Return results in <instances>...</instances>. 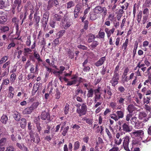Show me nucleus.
I'll list each match as a JSON object with an SVG mask.
<instances>
[{
    "label": "nucleus",
    "instance_id": "nucleus-18",
    "mask_svg": "<svg viewBox=\"0 0 151 151\" xmlns=\"http://www.w3.org/2000/svg\"><path fill=\"white\" fill-rule=\"evenodd\" d=\"M145 63H142L141 62H139L137 64L136 68L138 67L139 68H141V70L143 72L146 70L147 67L145 66Z\"/></svg>",
    "mask_w": 151,
    "mask_h": 151
},
{
    "label": "nucleus",
    "instance_id": "nucleus-34",
    "mask_svg": "<svg viewBox=\"0 0 151 151\" xmlns=\"http://www.w3.org/2000/svg\"><path fill=\"white\" fill-rule=\"evenodd\" d=\"M151 98L150 96H147L146 98L144 97L143 98V102L144 104H148L151 100Z\"/></svg>",
    "mask_w": 151,
    "mask_h": 151
},
{
    "label": "nucleus",
    "instance_id": "nucleus-4",
    "mask_svg": "<svg viewBox=\"0 0 151 151\" xmlns=\"http://www.w3.org/2000/svg\"><path fill=\"white\" fill-rule=\"evenodd\" d=\"M29 134L31 142H35L37 144H38L40 140V137L37 133H36L35 134V139L34 137L33 132L32 130H30L29 132Z\"/></svg>",
    "mask_w": 151,
    "mask_h": 151
},
{
    "label": "nucleus",
    "instance_id": "nucleus-35",
    "mask_svg": "<svg viewBox=\"0 0 151 151\" xmlns=\"http://www.w3.org/2000/svg\"><path fill=\"white\" fill-rule=\"evenodd\" d=\"M117 103L115 102H111L109 104V107L113 109H115L116 107Z\"/></svg>",
    "mask_w": 151,
    "mask_h": 151
},
{
    "label": "nucleus",
    "instance_id": "nucleus-57",
    "mask_svg": "<svg viewBox=\"0 0 151 151\" xmlns=\"http://www.w3.org/2000/svg\"><path fill=\"white\" fill-rule=\"evenodd\" d=\"M132 117V114H130V113L127 114L126 116L125 120L127 122H129L130 120V119Z\"/></svg>",
    "mask_w": 151,
    "mask_h": 151
},
{
    "label": "nucleus",
    "instance_id": "nucleus-21",
    "mask_svg": "<svg viewBox=\"0 0 151 151\" xmlns=\"http://www.w3.org/2000/svg\"><path fill=\"white\" fill-rule=\"evenodd\" d=\"M80 9V6L78 5H76L75 7L74 14V16L75 18H76L77 17Z\"/></svg>",
    "mask_w": 151,
    "mask_h": 151
},
{
    "label": "nucleus",
    "instance_id": "nucleus-9",
    "mask_svg": "<svg viewBox=\"0 0 151 151\" xmlns=\"http://www.w3.org/2000/svg\"><path fill=\"white\" fill-rule=\"evenodd\" d=\"M123 145L124 149L126 150H129L128 148V145L129 140V137L128 136H126L123 138Z\"/></svg>",
    "mask_w": 151,
    "mask_h": 151
},
{
    "label": "nucleus",
    "instance_id": "nucleus-2",
    "mask_svg": "<svg viewBox=\"0 0 151 151\" xmlns=\"http://www.w3.org/2000/svg\"><path fill=\"white\" fill-rule=\"evenodd\" d=\"M71 81H68L67 83L68 86H71L73 84H79L84 81V79L81 77H78L76 75H73L71 78Z\"/></svg>",
    "mask_w": 151,
    "mask_h": 151
},
{
    "label": "nucleus",
    "instance_id": "nucleus-5",
    "mask_svg": "<svg viewBox=\"0 0 151 151\" xmlns=\"http://www.w3.org/2000/svg\"><path fill=\"white\" fill-rule=\"evenodd\" d=\"M144 132L142 130H137L134 132H132L131 135L132 137H137L140 140L142 139L143 137Z\"/></svg>",
    "mask_w": 151,
    "mask_h": 151
},
{
    "label": "nucleus",
    "instance_id": "nucleus-41",
    "mask_svg": "<svg viewBox=\"0 0 151 151\" xmlns=\"http://www.w3.org/2000/svg\"><path fill=\"white\" fill-rule=\"evenodd\" d=\"M14 147L11 145H9L7 146L5 151H14Z\"/></svg>",
    "mask_w": 151,
    "mask_h": 151
},
{
    "label": "nucleus",
    "instance_id": "nucleus-56",
    "mask_svg": "<svg viewBox=\"0 0 151 151\" xmlns=\"http://www.w3.org/2000/svg\"><path fill=\"white\" fill-rule=\"evenodd\" d=\"M8 59V57L7 56H4L0 60V64H2L5 62Z\"/></svg>",
    "mask_w": 151,
    "mask_h": 151
},
{
    "label": "nucleus",
    "instance_id": "nucleus-12",
    "mask_svg": "<svg viewBox=\"0 0 151 151\" xmlns=\"http://www.w3.org/2000/svg\"><path fill=\"white\" fill-rule=\"evenodd\" d=\"M100 88L94 90V93L95 96L94 97L95 99L94 102L96 103L101 97V94L100 93Z\"/></svg>",
    "mask_w": 151,
    "mask_h": 151
},
{
    "label": "nucleus",
    "instance_id": "nucleus-17",
    "mask_svg": "<svg viewBox=\"0 0 151 151\" xmlns=\"http://www.w3.org/2000/svg\"><path fill=\"white\" fill-rule=\"evenodd\" d=\"M34 111L30 106L26 108L23 111V113L24 114H31Z\"/></svg>",
    "mask_w": 151,
    "mask_h": 151
},
{
    "label": "nucleus",
    "instance_id": "nucleus-33",
    "mask_svg": "<svg viewBox=\"0 0 151 151\" xmlns=\"http://www.w3.org/2000/svg\"><path fill=\"white\" fill-rule=\"evenodd\" d=\"M8 120L7 116L5 115H3L1 117V121L3 124H5Z\"/></svg>",
    "mask_w": 151,
    "mask_h": 151
},
{
    "label": "nucleus",
    "instance_id": "nucleus-13",
    "mask_svg": "<svg viewBox=\"0 0 151 151\" xmlns=\"http://www.w3.org/2000/svg\"><path fill=\"white\" fill-rule=\"evenodd\" d=\"M119 80V76L114 75L110 81L112 85L114 86L116 85L118 83Z\"/></svg>",
    "mask_w": 151,
    "mask_h": 151
},
{
    "label": "nucleus",
    "instance_id": "nucleus-47",
    "mask_svg": "<svg viewBox=\"0 0 151 151\" xmlns=\"http://www.w3.org/2000/svg\"><path fill=\"white\" fill-rule=\"evenodd\" d=\"M32 52L31 49L29 48H25L24 49V52L25 53L31 54Z\"/></svg>",
    "mask_w": 151,
    "mask_h": 151
},
{
    "label": "nucleus",
    "instance_id": "nucleus-59",
    "mask_svg": "<svg viewBox=\"0 0 151 151\" xmlns=\"http://www.w3.org/2000/svg\"><path fill=\"white\" fill-rule=\"evenodd\" d=\"M69 109V105L66 104L64 108V112L65 114H66L68 113Z\"/></svg>",
    "mask_w": 151,
    "mask_h": 151
},
{
    "label": "nucleus",
    "instance_id": "nucleus-25",
    "mask_svg": "<svg viewBox=\"0 0 151 151\" xmlns=\"http://www.w3.org/2000/svg\"><path fill=\"white\" fill-rule=\"evenodd\" d=\"M20 126L22 128H24L26 124V120L24 118L22 119L20 122Z\"/></svg>",
    "mask_w": 151,
    "mask_h": 151
},
{
    "label": "nucleus",
    "instance_id": "nucleus-40",
    "mask_svg": "<svg viewBox=\"0 0 151 151\" xmlns=\"http://www.w3.org/2000/svg\"><path fill=\"white\" fill-rule=\"evenodd\" d=\"M131 123L133 125H135L137 122V120L136 117L133 116L130 120Z\"/></svg>",
    "mask_w": 151,
    "mask_h": 151
},
{
    "label": "nucleus",
    "instance_id": "nucleus-30",
    "mask_svg": "<svg viewBox=\"0 0 151 151\" xmlns=\"http://www.w3.org/2000/svg\"><path fill=\"white\" fill-rule=\"evenodd\" d=\"M129 43V40L128 39H127L125 41L124 43L122 45V48L124 49V51H126L127 47L128 45V44Z\"/></svg>",
    "mask_w": 151,
    "mask_h": 151
},
{
    "label": "nucleus",
    "instance_id": "nucleus-15",
    "mask_svg": "<svg viewBox=\"0 0 151 151\" xmlns=\"http://www.w3.org/2000/svg\"><path fill=\"white\" fill-rule=\"evenodd\" d=\"M123 130L126 132H131L132 130V128L126 123H124L122 125Z\"/></svg>",
    "mask_w": 151,
    "mask_h": 151
},
{
    "label": "nucleus",
    "instance_id": "nucleus-8",
    "mask_svg": "<svg viewBox=\"0 0 151 151\" xmlns=\"http://www.w3.org/2000/svg\"><path fill=\"white\" fill-rule=\"evenodd\" d=\"M122 135V134H120L119 132L116 134L114 140V142L116 145H119L121 143L122 139L120 137Z\"/></svg>",
    "mask_w": 151,
    "mask_h": 151
},
{
    "label": "nucleus",
    "instance_id": "nucleus-53",
    "mask_svg": "<svg viewBox=\"0 0 151 151\" xmlns=\"http://www.w3.org/2000/svg\"><path fill=\"white\" fill-rule=\"evenodd\" d=\"M143 14H145V16H148L149 14V10L147 8H145L144 9L143 12Z\"/></svg>",
    "mask_w": 151,
    "mask_h": 151
},
{
    "label": "nucleus",
    "instance_id": "nucleus-60",
    "mask_svg": "<svg viewBox=\"0 0 151 151\" xmlns=\"http://www.w3.org/2000/svg\"><path fill=\"white\" fill-rule=\"evenodd\" d=\"M78 47L79 49H81L83 50H86L87 49V47L84 45H80L78 46Z\"/></svg>",
    "mask_w": 151,
    "mask_h": 151
},
{
    "label": "nucleus",
    "instance_id": "nucleus-29",
    "mask_svg": "<svg viewBox=\"0 0 151 151\" xmlns=\"http://www.w3.org/2000/svg\"><path fill=\"white\" fill-rule=\"evenodd\" d=\"M10 64V62L9 61H8L7 62H6L5 63H4V64L3 66V68H5L6 67L8 68H7L5 69V70H6V71H7V73H8V72L9 71V65Z\"/></svg>",
    "mask_w": 151,
    "mask_h": 151
},
{
    "label": "nucleus",
    "instance_id": "nucleus-54",
    "mask_svg": "<svg viewBox=\"0 0 151 151\" xmlns=\"http://www.w3.org/2000/svg\"><path fill=\"white\" fill-rule=\"evenodd\" d=\"M62 18L61 16L58 14H55V15L54 19L55 20L60 21Z\"/></svg>",
    "mask_w": 151,
    "mask_h": 151
},
{
    "label": "nucleus",
    "instance_id": "nucleus-11",
    "mask_svg": "<svg viewBox=\"0 0 151 151\" xmlns=\"http://www.w3.org/2000/svg\"><path fill=\"white\" fill-rule=\"evenodd\" d=\"M59 71L54 70L53 71V73L57 77H59L60 74L63 73V71L65 69V68L62 66H60L59 69H57Z\"/></svg>",
    "mask_w": 151,
    "mask_h": 151
},
{
    "label": "nucleus",
    "instance_id": "nucleus-20",
    "mask_svg": "<svg viewBox=\"0 0 151 151\" xmlns=\"http://www.w3.org/2000/svg\"><path fill=\"white\" fill-rule=\"evenodd\" d=\"M127 109L129 112L130 113L135 111L136 109L133 105L130 104L128 106Z\"/></svg>",
    "mask_w": 151,
    "mask_h": 151
},
{
    "label": "nucleus",
    "instance_id": "nucleus-36",
    "mask_svg": "<svg viewBox=\"0 0 151 151\" xmlns=\"http://www.w3.org/2000/svg\"><path fill=\"white\" fill-rule=\"evenodd\" d=\"M90 18L91 20H94L96 19L97 16V14L92 13L91 12L90 13Z\"/></svg>",
    "mask_w": 151,
    "mask_h": 151
},
{
    "label": "nucleus",
    "instance_id": "nucleus-39",
    "mask_svg": "<svg viewBox=\"0 0 151 151\" xmlns=\"http://www.w3.org/2000/svg\"><path fill=\"white\" fill-rule=\"evenodd\" d=\"M83 119L86 121V122L88 124H91L93 123V120L92 119L84 117L83 118Z\"/></svg>",
    "mask_w": 151,
    "mask_h": 151
},
{
    "label": "nucleus",
    "instance_id": "nucleus-32",
    "mask_svg": "<svg viewBox=\"0 0 151 151\" xmlns=\"http://www.w3.org/2000/svg\"><path fill=\"white\" fill-rule=\"evenodd\" d=\"M87 37L88 38V41L89 42H91L95 38L94 35L92 34H89Z\"/></svg>",
    "mask_w": 151,
    "mask_h": 151
},
{
    "label": "nucleus",
    "instance_id": "nucleus-28",
    "mask_svg": "<svg viewBox=\"0 0 151 151\" xmlns=\"http://www.w3.org/2000/svg\"><path fill=\"white\" fill-rule=\"evenodd\" d=\"M147 116L146 113L143 111L140 112L139 114V119H142Z\"/></svg>",
    "mask_w": 151,
    "mask_h": 151
},
{
    "label": "nucleus",
    "instance_id": "nucleus-19",
    "mask_svg": "<svg viewBox=\"0 0 151 151\" xmlns=\"http://www.w3.org/2000/svg\"><path fill=\"white\" fill-rule=\"evenodd\" d=\"M115 30V29L114 28H113L109 30L108 28H106L105 29V31L107 34V36L108 37H109L111 34H112L114 33Z\"/></svg>",
    "mask_w": 151,
    "mask_h": 151
},
{
    "label": "nucleus",
    "instance_id": "nucleus-46",
    "mask_svg": "<svg viewBox=\"0 0 151 151\" xmlns=\"http://www.w3.org/2000/svg\"><path fill=\"white\" fill-rule=\"evenodd\" d=\"M31 43V37L30 36L27 37V40L26 42V45L28 46H29Z\"/></svg>",
    "mask_w": 151,
    "mask_h": 151
},
{
    "label": "nucleus",
    "instance_id": "nucleus-14",
    "mask_svg": "<svg viewBox=\"0 0 151 151\" xmlns=\"http://www.w3.org/2000/svg\"><path fill=\"white\" fill-rule=\"evenodd\" d=\"M40 117L41 119L44 120H45L46 119L49 120L50 119V115L49 113L44 111L42 112Z\"/></svg>",
    "mask_w": 151,
    "mask_h": 151
},
{
    "label": "nucleus",
    "instance_id": "nucleus-58",
    "mask_svg": "<svg viewBox=\"0 0 151 151\" xmlns=\"http://www.w3.org/2000/svg\"><path fill=\"white\" fill-rule=\"evenodd\" d=\"M6 139L3 138L0 140V146H3L4 145L6 142Z\"/></svg>",
    "mask_w": 151,
    "mask_h": 151
},
{
    "label": "nucleus",
    "instance_id": "nucleus-7",
    "mask_svg": "<svg viewBox=\"0 0 151 151\" xmlns=\"http://www.w3.org/2000/svg\"><path fill=\"white\" fill-rule=\"evenodd\" d=\"M71 25V23L69 20L66 19H63L61 23V25L63 28L67 29Z\"/></svg>",
    "mask_w": 151,
    "mask_h": 151
},
{
    "label": "nucleus",
    "instance_id": "nucleus-26",
    "mask_svg": "<svg viewBox=\"0 0 151 151\" xmlns=\"http://www.w3.org/2000/svg\"><path fill=\"white\" fill-rule=\"evenodd\" d=\"M75 5L74 2L72 1H70L67 3V8L69 9L74 6Z\"/></svg>",
    "mask_w": 151,
    "mask_h": 151
},
{
    "label": "nucleus",
    "instance_id": "nucleus-22",
    "mask_svg": "<svg viewBox=\"0 0 151 151\" xmlns=\"http://www.w3.org/2000/svg\"><path fill=\"white\" fill-rule=\"evenodd\" d=\"M69 127L68 126L64 127V126H63L61 127V130H63L62 134L63 136H65L66 135L69 129Z\"/></svg>",
    "mask_w": 151,
    "mask_h": 151
},
{
    "label": "nucleus",
    "instance_id": "nucleus-42",
    "mask_svg": "<svg viewBox=\"0 0 151 151\" xmlns=\"http://www.w3.org/2000/svg\"><path fill=\"white\" fill-rule=\"evenodd\" d=\"M142 16V11H140L137 14V21L138 23L140 22Z\"/></svg>",
    "mask_w": 151,
    "mask_h": 151
},
{
    "label": "nucleus",
    "instance_id": "nucleus-61",
    "mask_svg": "<svg viewBox=\"0 0 151 151\" xmlns=\"http://www.w3.org/2000/svg\"><path fill=\"white\" fill-rule=\"evenodd\" d=\"M12 21L13 22L15 23V24L16 25L17 27H18V22L19 21L18 19L16 17H14L12 19Z\"/></svg>",
    "mask_w": 151,
    "mask_h": 151
},
{
    "label": "nucleus",
    "instance_id": "nucleus-62",
    "mask_svg": "<svg viewBox=\"0 0 151 151\" xmlns=\"http://www.w3.org/2000/svg\"><path fill=\"white\" fill-rule=\"evenodd\" d=\"M144 107L147 111L150 112L151 111V107L148 105H145Z\"/></svg>",
    "mask_w": 151,
    "mask_h": 151
},
{
    "label": "nucleus",
    "instance_id": "nucleus-16",
    "mask_svg": "<svg viewBox=\"0 0 151 151\" xmlns=\"http://www.w3.org/2000/svg\"><path fill=\"white\" fill-rule=\"evenodd\" d=\"M106 59V58L105 56L102 57L96 63L95 65L97 67L101 66L104 63Z\"/></svg>",
    "mask_w": 151,
    "mask_h": 151
},
{
    "label": "nucleus",
    "instance_id": "nucleus-49",
    "mask_svg": "<svg viewBox=\"0 0 151 151\" xmlns=\"http://www.w3.org/2000/svg\"><path fill=\"white\" fill-rule=\"evenodd\" d=\"M0 29L2 31L5 32L8 31L9 29V28L8 27L3 26L1 27Z\"/></svg>",
    "mask_w": 151,
    "mask_h": 151
},
{
    "label": "nucleus",
    "instance_id": "nucleus-37",
    "mask_svg": "<svg viewBox=\"0 0 151 151\" xmlns=\"http://www.w3.org/2000/svg\"><path fill=\"white\" fill-rule=\"evenodd\" d=\"M103 143V141L102 139L100 137H99L96 141V147L99 146V145H102Z\"/></svg>",
    "mask_w": 151,
    "mask_h": 151
},
{
    "label": "nucleus",
    "instance_id": "nucleus-24",
    "mask_svg": "<svg viewBox=\"0 0 151 151\" xmlns=\"http://www.w3.org/2000/svg\"><path fill=\"white\" fill-rule=\"evenodd\" d=\"M20 114L19 112L16 111H14L13 116L16 120L17 121L19 120L20 118Z\"/></svg>",
    "mask_w": 151,
    "mask_h": 151
},
{
    "label": "nucleus",
    "instance_id": "nucleus-6",
    "mask_svg": "<svg viewBox=\"0 0 151 151\" xmlns=\"http://www.w3.org/2000/svg\"><path fill=\"white\" fill-rule=\"evenodd\" d=\"M87 111V106L85 104H83L81 105V109L78 108L77 109V112L81 116V115H85Z\"/></svg>",
    "mask_w": 151,
    "mask_h": 151
},
{
    "label": "nucleus",
    "instance_id": "nucleus-44",
    "mask_svg": "<svg viewBox=\"0 0 151 151\" xmlns=\"http://www.w3.org/2000/svg\"><path fill=\"white\" fill-rule=\"evenodd\" d=\"M119 65H117V66L116 67V68H115L114 75L119 76Z\"/></svg>",
    "mask_w": 151,
    "mask_h": 151
},
{
    "label": "nucleus",
    "instance_id": "nucleus-52",
    "mask_svg": "<svg viewBox=\"0 0 151 151\" xmlns=\"http://www.w3.org/2000/svg\"><path fill=\"white\" fill-rule=\"evenodd\" d=\"M119 148L116 145H114L112 148L109 150V151H118Z\"/></svg>",
    "mask_w": 151,
    "mask_h": 151
},
{
    "label": "nucleus",
    "instance_id": "nucleus-45",
    "mask_svg": "<svg viewBox=\"0 0 151 151\" xmlns=\"http://www.w3.org/2000/svg\"><path fill=\"white\" fill-rule=\"evenodd\" d=\"M21 3V0H15L14 1V3L15 5V6H17V9H19V7H20Z\"/></svg>",
    "mask_w": 151,
    "mask_h": 151
},
{
    "label": "nucleus",
    "instance_id": "nucleus-51",
    "mask_svg": "<svg viewBox=\"0 0 151 151\" xmlns=\"http://www.w3.org/2000/svg\"><path fill=\"white\" fill-rule=\"evenodd\" d=\"M40 17L39 16H35H35L34 18V20L35 22L37 24H38L40 21Z\"/></svg>",
    "mask_w": 151,
    "mask_h": 151
},
{
    "label": "nucleus",
    "instance_id": "nucleus-27",
    "mask_svg": "<svg viewBox=\"0 0 151 151\" xmlns=\"http://www.w3.org/2000/svg\"><path fill=\"white\" fill-rule=\"evenodd\" d=\"M143 124L142 122H137L135 125V128L136 129H139L143 127Z\"/></svg>",
    "mask_w": 151,
    "mask_h": 151
},
{
    "label": "nucleus",
    "instance_id": "nucleus-50",
    "mask_svg": "<svg viewBox=\"0 0 151 151\" xmlns=\"http://www.w3.org/2000/svg\"><path fill=\"white\" fill-rule=\"evenodd\" d=\"M65 32V30L64 29H62L58 33L59 37H60L63 36Z\"/></svg>",
    "mask_w": 151,
    "mask_h": 151
},
{
    "label": "nucleus",
    "instance_id": "nucleus-48",
    "mask_svg": "<svg viewBox=\"0 0 151 151\" xmlns=\"http://www.w3.org/2000/svg\"><path fill=\"white\" fill-rule=\"evenodd\" d=\"M6 21V19L5 16H3L0 17V23L3 24Z\"/></svg>",
    "mask_w": 151,
    "mask_h": 151
},
{
    "label": "nucleus",
    "instance_id": "nucleus-23",
    "mask_svg": "<svg viewBox=\"0 0 151 151\" xmlns=\"http://www.w3.org/2000/svg\"><path fill=\"white\" fill-rule=\"evenodd\" d=\"M94 90H93L92 88L88 89L87 94L88 97H92L93 96L94 93Z\"/></svg>",
    "mask_w": 151,
    "mask_h": 151
},
{
    "label": "nucleus",
    "instance_id": "nucleus-10",
    "mask_svg": "<svg viewBox=\"0 0 151 151\" xmlns=\"http://www.w3.org/2000/svg\"><path fill=\"white\" fill-rule=\"evenodd\" d=\"M126 96H123L122 95L120 96L117 99V102L121 105L123 106L125 103V101L126 98Z\"/></svg>",
    "mask_w": 151,
    "mask_h": 151
},
{
    "label": "nucleus",
    "instance_id": "nucleus-38",
    "mask_svg": "<svg viewBox=\"0 0 151 151\" xmlns=\"http://www.w3.org/2000/svg\"><path fill=\"white\" fill-rule=\"evenodd\" d=\"M39 104V103L38 102H36L33 103L31 106L34 110H35Z\"/></svg>",
    "mask_w": 151,
    "mask_h": 151
},
{
    "label": "nucleus",
    "instance_id": "nucleus-1",
    "mask_svg": "<svg viewBox=\"0 0 151 151\" xmlns=\"http://www.w3.org/2000/svg\"><path fill=\"white\" fill-rule=\"evenodd\" d=\"M94 12L96 14H101L102 13V19H104L107 14V10L105 7H102L100 6H96L93 9Z\"/></svg>",
    "mask_w": 151,
    "mask_h": 151
},
{
    "label": "nucleus",
    "instance_id": "nucleus-63",
    "mask_svg": "<svg viewBox=\"0 0 151 151\" xmlns=\"http://www.w3.org/2000/svg\"><path fill=\"white\" fill-rule=\"evenodd\" d=\"M106 132L107 135L108 136L109 138L110 139L112 138V136L109 130V129L107 128L106 129Z\"/></svg>",
    "mask_w": 151,
    "mask_h": 151
},
{
    "label": "nucleus",
    "instance_id": "nucleus-43",
    "mask_svg": "<svg viewBox=\"0 0 151 151\" xmlns=\"http://www.w3.org/2000/svg\"><path fill=\"white\" fill-rule=\"evenodd\" d=\"M80 143L78 141H76L75 142L74 145V150H76L78 149L80 147Z\"/></svg>",
    "mask_w": 151,
    "mask_h": 151
},
{
    "label": "nucleus",
    "instance_id": "nucleus-55",
    "mask_svg": "<svg viewBox=\"0 0 151 151\" xmlns=\"http://www.w3.org/2000/svg\"><path fill=\"white\" fill-rule=\"evenodd\" d=\"M98 35L100 38H104V37L105 33L104 32L100 31Z\"/></svg>",
    "mask_w": 151,
    "mask_h": 151
},
{
    "label": "nucleus",
    "instance_id": "nucleus-3",
    "mask_svg": "<svg viewBox=\"0 0 151 151\" xmlns=\"http://www.w3.org/2000/svg\"><path fill=\"white\" fill-rule=\"evenodd\" d=\"M110 117L116 122L120 119L122 118L124 116V112L122 111H117L116 114H112L110 115Z\"/></svg>",
    "mask_w": 151,
    "mask_h": 151
},
{
    "label": "nucleus",
    "instance_id": "nucleus-31",
    "mask_svg": "<svg viewBox=\"0 0 151 151\" xmlns=\"http://www.w3.org/2000/svg\"><path fill=\"white\" fill-rule=\"evenodd\" d=\"M48 19V16L46 14H44L42 20V23H45V25L47 24Z\"/></svg>",
    "mask_w": 151,
    "mask_h": 151
},
{
    "label": "nucleus",
    "instance_id": "nucleus-64",
    "mask_svg": "<svg viewBox=\"0 0 151 151\" xmlns=\"http://www.w3.org/2000/svg\"><path fill=\"white\" fill-rule=\"evenodd\" d=\"M128 3L127 2H126L121 7L123 9L126 10L128 8Z\"/></svg>",
    "mask_w": 151,
    "mask_h": 151
}]
</instances>
